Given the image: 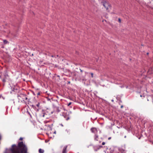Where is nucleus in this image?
Here are the masks:
<instances>
[{
  "label": "nucleus",
  "mask_w": 153,
  "mask_h": 153,
  "mask_svg": "<svg viewBox=\"0 0 153 153\" xmlns=\"http://www.w3.org/2000/svg\"><path fill=\"white\" fill-rule=\"evenodd\" d=\"M151 96V97H152V100H153V95H152Z\"/></svg>",
  "instance_id": "aec40b11"
},
{
  "label": "nucleus",
  "mask_w": 153,
  "mask_h": 153,
  "mask_svg": "<svg viewBox=\"0 0 153 153\" xmlns=\"http://www.w3.org/2000/svg\"><path fill=\"white\" fill-rule=\"evenodd\" d=\"M124 137H125V138H126V136H125Z\"/></svg>",
  "instance_id": "bb28decb"
},
{
  "label": "nucleus",
  "mask_w": 153,
  "mask_h": 153,
  "mask_svg": "<svg viewBox=\"0 0 153 153\" xmlns=\"http://www.w3.org/2000/svg\"><path fill=\"white\" fill-rule=\"evenodd\" d=\"M103 5L107 10H108L110 7L108 3L105 1H103Z\"/></svg>",
  "instance_id": "7ed1b4c3"
},
{
  "label": "nucleus",
  "mask_w": 153,
  "mask_h": 153,
  "mask_svg": "<svg viewBox=\"0 0 153 153\" xmlns=\"http://www.w3.org/2000/svg\"><path fill=\"white\" fill-rule=\"evenodd\" d=\"M147 55L149 54V53H147Z\"/></svg>",
  "instance_id": "cd10ccee"
},
{
  "label": "nucleus",
  "mask_w": 153,
  "mask_h": 153,
  "mask_svg": "<svg viewBox=\"0 0 153 153\" xmlns=\"http://www.w3.org/2000/svg\"><path fill=\"white\" fill-rule=\"evenodd\" d=\"M81 71V72H82V70H81V71Z\"/></svg>",
  "instance_id": "c85d7f7f"
},
{
  "label": "nucleus",
  "mask_w": 153,
  "mask_h": 153,
  "mask_svg": "<svg viewBox=\"0 0 153 153\" xmlns=\"http://www.w3.org/2000/svg\"><path fill=\"white\" fill-rule=\"evenodd\" d=\"M70 83V81H67V85H68V84Z\"/></svg>",
  "instance_id": "dca6fc26"
},
{
  "label": "nucleus",
  "mask_w": 153,
  "mask_h": 153,
  "mask_svg": "<svg viewBox=\"0 0 153 153\" xmlns=\"http://www.w3.org/2000/svg\"><path fill=\"white\" fill-rule=\"evenodd\" d=\"M2 81H3V82H5V81H6V80H5V79H4H4H2Z\"/></svg>",
  "instance_id": "9d476101"
},
{
  "label": "nucleus",
  "mask_w": 153,
  "mask_h": 153,
  "mask_svg": "<svg viewBox=\"0 0 153 153\" xmlns=\"http://www.w3.org/2000/svg\"><path fill=\"white\" fill-rule=\"evenodd\" d=\"M56 56H57V57H58L59 56H58V55H57Z\"/></svg>",
  "instance_id": "c756f323"
},
{
  "label": "nucleus",
  "mask_w": 153,
  "mask_h": 153,
  "mask_svg": "<svg viewBox=\"0 0 153 153\" xmlns=\"http://www.w3.org/2000/svg\"><path fill=\"white\" fill-rule=\"evenodd\" d=\"M118 21L120 23L121 22V19H120L119 18L118 19Z\"/></svg>",
  "instance_id": "f8f14e48"
},
{
  "label": "nucleus",
  "mask_w": 153,
  "mask_h": 153,
  "mask_svg": "<svg viewBox=\"0 0 153 153\" xmlns=\"http://www.w3.org/2000/svg\"><path fill=\"white\" fill-rule=\"evenodd\" d=\"M37 94L38 95H39L40 94V93H38V94Z\"/></svg>",
  "instance_id": "4be33fe9"
},
{
  "label": "nucleus",
  "mask_w": 153,
  "mask_h": 153,
  "mask_svg": "<svg viewBox=\"0 0 153 153\" xmlns=\"http://www.w3.org/2000/svg\"><path fill=\"white\" fill-rule=\"evenodd\" d=\"M0 78H1V76H0Z\"/></svg>",
  "instance_id": "7c9ffc66"
},
{
  "label": "nucleus",
  "mask_w": 153,
  "mask_h": 153,
  "mask_svg": "<svg viewBox=\"0 0 153 153\" xmlns=\"http://www.w3.org/2000/svg\"><path fill=\"white\" fill-rule=\"evenodd\" d=\"M140 97H142V96L141 95H140Z\"/></svg>",
  "instance_id": "a878e982"
},
{
  "label": "nucleus",
  "mask_w": 153,
  "mask_h": 153,
  "mask_svg": "<svg viewBox=\"0 0 153 153\" xmlns=\"http://www.w3.org/2000/svg\"><path fill=\"white\" fill-rule=\"evenodd\" d=\"M19 87H11V89L13 91L17 92L18 91Z\"/></svg>",
  "instance_id": "20e7f679"
},
{
  "label": "nucleus",
  "mask_w": 153,
  "mask_h": 153,
  "mask_svg": "<svg viewBox=\"0 0 153 153\" xmlns=\"http://www.w3.org/2000/svg\"><path fill=\"white\" fill-rule=\"evenodd\" d=\"M54 134H56V131H55L54 132Z\"/></svg>",
  "instance_id": "5701e85b"
},
{
  "label": "nucleus",
  "mask_w": 153,
  "mask_h": 153,
  "mask_svg": "<svg viewBox=\"0 0 153 153\" xmlns=\"http://www.w3.org/2000/svg\"><path fill=\"white\" fill-rule=\"evenodd\" d=\"M71 104V102H69L68 105V106H69Z\"/></svg>",
  "instance_id": "ddd939ff"
},
{
  "label": "nucleus",
  "mask_w": 153,
  "mask_h": 153,
  "mask_svg": "<svg viewBox=\"0 0 153 153\" xmlns=\"http://www.w3.org/2000/svg\"><path fill=\"white\" fill-rule=\"evenodd\" d=\"M39 103H38L36 105V106L37 107H39Z\"/></svg>",
  "instance_id": "4468645a"
},
{
  "label": "nucleus",
  "mask_w": 153,
  "mask_h": 153,
  "mask_svg": "<svg viewBox=\"0 0 153 153\" xmlns=\"http://www.w3.org/2000/svg\"><path fill=\"white\" fill-rule=\"evenodd\" d=\"M22 139H23V138H22V137H20V139H19V140H22Z\"/></svg>",
  "instance_id": "f3484780"
},
{
  "label": "nucleus",
  "mask_w": 153,
  "mask_h": 153,
  "mask_svg": "<svg viewBox=\"0 0 153 153\" xmlns=\"http://www.w3.org/2000/svg\"><path fill=\"white\" fill-rule=\"evenodd\" d=\"M111 137H109L108 138V140H110L111 139Z\"/></svg>",
  "instance_id": "6ab92c4d"
},
{
  "label": "nucleus",
  "mask_w": 153,
  "mask_h": 153,
  "mask_svg": "<svg viewBox=\"0 0 153 153\" xmlns=\"http://www.w3.org/2000/svg\"><path fill=\"white\" fill-rule=\"evenodd\" d=\"M91 131L93 133H95L97 131V129L95 128H92L91 129Z\"/></svg>",
  "instance_id": "39448f33"
},
{
  "label": "nucleus",
  "mask_w": 153,
  "mask_h": 153,
  "mask_svg": "<svg viewBox=\"0 0 153 153\" xmlns=\"http://www.w3.org/2000/svg\"><path fill=\"white\" fill-rule=\"evenodd\" d=\"M52 56V57H54V56Z\"/></svg>",
  "instance_id": "393cba45"
},
{
  "label": "nucleus",
  "mask_w": 153,
  "mask_h": 153,
  "mask_svg": "<svg viewBox=\"0 0 153 153\" xmlns=\"http://www.w3.org/2000/svg\"><path fill=\"white\" fill-rule=\"evenodd\" d=\"M105 144V142H103L102 143V145H104Z\"/></svg>",
  "instance_id": "2eb2a0df"
},
{
  "label": "nucleus",
  "mask_w": 153,
  "mask_h": 153,
  "mask_svg": "<svg viewBox=\"0 0 153 153\" xmlns=\"http://www.w3.org/2000/svg\"><path fill=\"white\" fill-rule=\"evenodd\" d=\"M77 153H79V152Z\"/></svg>",
  "instance_id": "473e14b6"
},
{
  "label": "nucleus",
  "mask_w": 153,
  "mask_h": 153,
  "mask_svg": "<svg viewBox=\"0 0 153 153\" xmlns=\"http://www.w3.org/2000/svg\"><path fill=\"white\" fill-rule=\"evenodd\" d=\"M18 98L19 101L22 102L24 101L27 99L26 95L23 93H21L18 94Z\"/></svg>",
  "instance_id": "f03ea898"
},
{
  "label": "nucleus",
  "mask_w": 153,
  "mask_h": 153,
  "mask_svg": "<svg viewBox=\"0 0 153 153\" xmlns=\"http://www.w3.org/2000/svg\"><path fill=\"white\" fill-rule=\"evenodd\" d=\"M27 149L22 142L18 143V146L13 145L10 149H6L4 153H26Z\"/></svg>",
  "instance_id": "f257e3e1"
},
{
  "label": "nucleus",
  "mask_w": 153,
  "mask_h": 153,
  "mask_svg": "<svg viewBox=\"0 0 153 153\" xmlns=\"http://www.w3.org/2000/svg\"><path fill=\"white\" fill-rule=\"evenodd\" d=\"M44 150L41 149H39V153H43L44 152Z\"/></svg>",
  "instance_id": "6e6552de"
},
{
  "label": "nucleus",
  "mask_w": 153,
  "mask_h": 153,
  "mask_svg": "<svg viewBox=\"0 0 153 153\" xmlns=\"http://www.w3.org/2000/svg\"><path fill=\"white\" fill-rule=\"evenodd\" d=\"M111 101H112V102H113L114 101V100H111Z\"/></svg>",
  "instance_id": "b1692460"
},
{
  "label": "nucleus",
  "mask_w": 153,
  "mask_h": 153,
  "mask_svg": "<svg viewBox=\"0 0 153 153\" xmlns=\"http://www.w3.org/2000/svg\"><path fill=\"white\" fill-rule=\"evenodd\" d=\"M123 105H122L121 106V108H123Z\"/></svg>",
  "instance_id": "412c9836"
},
{
  "label": "nucleus",
  "mask_w": 153,
  "mask_h": 153,
  "mask_svg": "<svg viewBox=\"0 0 153 153\" xmlns=\"http://www.w3.org/2000/svg\"><path fill=\"white\" fill-rule=\"evenodd\" d=\"M98 136L97 135H95V137H94L95 140H98Z\"/></svg>",
  "instance_id": "1a4fd4ad"
},
{
  "label": "nucleus",
  "mask_w": 153,
  "mask_h": 153,
  "mask_svg": "<svg viewBox=\"0 0 153 153\" xmlns=\"http://www.w3.org/2000/svg\"><path fill=\"white\" fill-rule=\"evenodd\" d=\"M67 148V146H65L63 149V151H62V153H66V149Z\"/></svg>",
  "instance_id": "423d86ee"
},
{
  "label": "nucleus",
  "mask_w": 153,
  "mask_h": 153,
  "mask_svg": "<svg viewBox=\"0 0 153 153\" xmlns=\"http://www.w3.org/2000/svg\"><path fill=\"white\" fill-rule=\"evenodd\" d=\"M43 116L44 117V115H43Z\"/></svg>",
  "instance_id": "2f4dec72"
},
{
  "label": "nucleus",
  "mask_w": 153,
  "mask_h": 153,
  "mask_svg": "<svg viewBox=\"0 0 153 153\" xmlns=\"http://www.w3.org/2000/svg\"><path fill=\"white\" fill-rule=\"evenodd\" d=\"M8 75L7 74H5V75H4V76L5 77H6V76H8Z\"/></svg>",
  "instance_id": "a211bd4d"
},
{
  "label": "nucleus",
  "mask_w": 153,
  "mask_h": 153,
  "mask_svg": "<svg viewBox=\"0 0 153 153\" xmlns=\"http://www.w3.org/2000/svg\"><path fill=\"white\" fill-rule=\"evenodd\" d=\"M90 74L91 75V76L92 77H93V73H90Z\"/></svg>",
  "instance_id": "9b49d317"
},
{
  "label": "nucleus",
  "mask_w": 153,
  "mask_h": 153,
  "mask_svg": "<svg viewBox=\"0 0 153 153\" xmlns=\"http://www.w3.org/2000/svg\"><path fill=\"white\" fill-rule=\"evenodd\" d=\"M4 44L6 45L9 43V42L6 40H3Z\"/></svg>",
  "instance_id": "0eeeda50"
}]
</instances>
